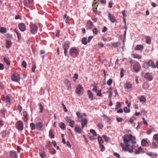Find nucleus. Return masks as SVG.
Here are the masks:
<instances>
[{
    "instance_id": "nucleus-22",
    "label": "nucleus",
    "mask_w": 158,
    "mask_h": 158,
    "mask_svg": "<svg viewBox=\"0 0 158 158\" xmlns=\"http://www.w3.org/2000/svg\"><path fill=\"white\" fill-rule=\"evenodd\" d=\"M23 114L24 117L22 118L25 122H26L28 119L27 112L26 111H24L23 112Z\"/></svg>"
},
{
    "instance_id": "nucleus-38",
    "label": "nucleus",
    "mask_w": 158,
    "mask_h": 158,
    "mask_svg": "<svg viewBox=\"0 0 158 158\" xmlns=\"http://www.w3.org/2000/svg\"><path fill=\"white\" fill-rule=\"evenodd\" d=\"M133 56V57L134 58H137L138 59H141L142 58L141 56L137 54H132Z\"/></svg>"
},
{
    "instance_id": "nucleus-32",
    "label": "nucleus",
    "mask_w": 158,
    "mask_h": 158,
    "mask_svg": "<svg viewBox=\"0 0 158 158\" xmlns=\"http://www.w3.org/2000/svg\"><path fill=\"white\" fill-rule=\"evenodd\" d=\"M87 39L86 37H83L81 40V42L84 45H86L87 44Z\"/></svg>"
},
{
    "instance_id": "nucleus-21",
    "label": "nucleus",
    "mask_w": 158,
    "mask_h": 158,
    "mask_svg": "<svg viewBox=\"0 0 158 158\" xmlns=\"http://www.w3.org/2000/svg\"><path fill=\"white\" fill-rule=\"evenodd\" d=\"M141 145L143 146H148L149 145V143L147 139H143L141 141Z\"/></svg>"
},
{
    "instance_id": "nucleus-29",
    "label": "nucleus",
    "mask_w": 158,
    "mask_h": 158,
    "mask_svg": "<svg viewBox=\"0 0 158 158\" xmlns=\"http://www.w3.org/2000/svg\"><path fill=\"white\" fill-rule=\"evenodd\" d=\"M98 141L99 143V144H102L104 143V141L103 140L101 136H98L97 138Z\"/></svg>"
},
{
    "instance_id": "nucleus-14",
    "label": "nucleus",
    "mask_w": 158,
    "mask_h": 158,
    "mask_svg": "<svg viewBox=\"0 0 158 158\" xmlns=\"http://www.w3.org/2000/svg\"><path fill=\"white\" fill-rule=\"evenodd\" d=\"M36 129L39 130H41L42 128L43 127V124L41 122H38L35 124Z\"/></svg>"
},
{
    "instance_id": "nucleus-6",
    "label": "nucleus",
    "mask_w": 158,
    "mask_h": 158,
    "mask_svg": "<svg viewBox=\"0 0 158 158\" xmlns=\"http://www.w3.org/2000/svg\"><path fill=\"white\" fill-rule=\"evenodd\" d=\"M37 27L35 24H32L30 26V32L33 34H35L37 32Z\"/></svg>"
},
{
    "instance_id": "nucleus-63",
    "label": "nucleus",
    "mask_w": 158,
    "mask_h": 158,
    "mask_svg": "<svg viewBox=\"0 0 158 158\" xmlns=\"http://www.w3.org/2000/svg\"><path fill=\"white\" fill-rule=\"evenodd\" d=\"M69 16H67L65 20V23L67 24H69Z\"/></svg>"
},
{
    "instance_id": "nucleus-19",
    "label": "nucleus",
    "mask_w": 158,
    "mask_h": 158,
    "mask_svg": "<svg viewBox=\"0 0 158 158\" xmlns=\"http://www.w3.org/2000/svg\"><path fill=\"white\" fill-rule=\"evenodd\" d=\"M39 155L41 158H45L46 156V152L44 151H40L39 152Z\"/></svg>"
},
{
    "instance_id": "nucleus-58",
    "label": "nucleus",
    "mask_w": 158,
    "mask_h": 158,
    "mask_svg": "<svg viewBox=\"0 0 158 158\" xmlns=\"http://www.w3.org/2000/svg\"><path fill=\"white\" fill-rule=\"evenodd\" d=\"M114 4L113 2L111 1H110L109 2L108 7L109 8H111L112 7V5Z\"/></svg>"
},
{
    "instance_id": "nucleus-51",
    "label": "nucleus",
    "mask_w": 158,
    "mask_h": 158,
    "mask_svg": "<svg viewBox=\"0 0 158 158\" xmlns=\"http://www.w3.org/2000/svg\"><path fill=\"white\" fill-rule=\"evenodd\" d=\"M76 114L78 116V118H81V119L83 118L82 115L81 114V113L79 112H77L76 113Z\"/></svg>"
},
{
    "instance_id": "nucleus-20",
    "label": "nucleus",
    "mask_w": 158,
    "mask_h": 158,
    "mask_svg": "<svg viewBox=\"0 0 158 158\" xmlns=\"http://www.w3.org/2000/svg\"><path fill=\"white\" fill-rule=\"evenodd\" d=\"M87 24L88 28L89 29H91L93 28L94 26V25L93 23L90 20L88 21L87 23Z\"/></svg>"
},
{
    "instance_id": "nucleus-17",
    "label": "nucleus",
    "mask_w": 158,
    "mask_h": 158,
    "mask_svg": "<svg viewBox=\"0 0 158 158\" xmlns=\"http://www.w3.org/2000/svg\"><path fill=\"white\" fill-rule=\"evenodd\" d=\"M49 135L51 139H54L55 138V135L54 134V130L50 129L49 132Z\"/></svg>"
},
{
    "instance_id": "nucleus-2",
    "label": "nucleus",
    "mask_w": 158,
    "mask_h": 158,
    "mask_svg": "<svg viewBox=\"0 0 158 158\" xmlns=\"http://www.w3.org/2000/svg\"><path fill=\"white\" fill-rule=\"evenodd\" d=\"M79 50L75 47L71 48L69 51L70 56L73 58H75L79 55Z\"/></svg>"
},
{
    "instance_id": "nucleus-50",
    "label": "nucleus",
    "mask_w": 158,
    "mask_h": 158,
    "mask_svg": "<svg viewBox=\"0 0 158 158\" xmlns=\"http://www.w3.org/2000/svg\"><path fill=\"white\" fill-rule=\"evenodd\" d=\"M93 33L95 35H97L98 32V31L96 28H94L93 30Z\"/></svg>"
},
{
    "instance_id": "nucleus-13",
    "label": "nucleus",
    "mask_w": 158,
    "mask_h": 158,
    "mask_svg": "<svg viewBox=\"0 0 158 158\" xmlns=\"http://www.w3.org/2000/svg\"><path fill=\"white\" fill-rule=\"evenodd\" d=\"M87 94L88 98L91 101H93L94 100V96L92 92L89 90H87Z\"/></svg>"
},
{
    "instance_id": "nucleus-28",
    "label": "nucleus",
    "mask_w": 158,
    "mask_h": 158,
    "mask_svg": "<svg viewBox=\"0 0 158 158\" xmlns=\"http://www.w3.org/2000/svg\"><path fill=\"white\" fill-rule=\"evenodd\" d=\"M38 106L40 110L39 112L40 113H43L44 108L43 106L41 103H39Z\"/></svg>"
},
{
    "instance_id": "nucleus-5",
    "label": "nucleus",
    "mask_w": 158,
    "mask_h": 158,
    "mask_svg": "<svg viewBox=\"0 0 158 158\" xmlns=\"http://www.w3.org/2000/svg\"><path fill=\"white\" fill-rule=\"evenodd\" d=\"M143 66L146 68L147 66H151L152 68L154 69L156 68V66L154 62L151 60H149L148 61L144 62Z\"/></svg>"
},
{
    "instance_id": "nucleus-34",
    "label": "nucleus",
    "mask_w": 158,
    "mask_h": 158,
    "mask_svg": "<svg viewBox=\"0 0 158 158\" xmlns=\"http://www.w3.org/2000/svg\"><path fill=\"white\" fill-rule=\"evenodd\" d=\"M7 30L6 28L4 27H2L0 28V32L2 33H5L6 32Z\"/></svg>"
},
{
    "instance_id": "nucleus-12",
    "label": "nucleus",
    "mask_w": 158,
    "mask_h": 158,
    "mask_svg": "<svg viewBox=\"0 0 158 158\" xmlns=\"http://www.w3.org/2000/svg\"><path fill=\"white\" fill-rule=\"evenodd\" d=\"M83 89V88L80 85H78L76 89V93L78 94H80L81 93V91Z\"/></svg>"
},
{
    "instance_id": "nucleus-64",
    "label": "nucleus",
    "mask_w": 158,
    "mask_h": 158,
    "mask_svg": "<svg viewBox=\"0 0 158 158\" xmlns=\"http://www.w3.org/2000/svg\"><path fill=\"white\" fill-rule=\"evenodd\" d=\"M113 155L114 156H115L116 157H117L118 158H120V156L119 155L117 152H114Z\"/></svg>"
},
{
    "instance_id": "nucleus-49",
    "label": "nucleus",
    "mask_w": 158,
    "mask_h": 158,
    "mask_svg": "<svg viewBox=\"0 0 158 158\" xmlns=\"http://www.w3.org/2000/svg\"><path fill=\"white\" fill-rule=\"evenodd\" d=\"M102 136L105 142H108L109 141L108 137L106 135H103Z\"/></svg>"
},
{
    "instance_id": "nucleus-18",
    "label": "nucleus",
    "mask_w": 158,
    "mask_h": 158,
    "mask_svg": "<svg viewBox=\"0 0 158 158\" xmlns=\"http://www.w3.org/2000/svg\"><path fill=\"white\" fill-rule=\"evenodd\" d=\"M10 156V158H16L17 157L16 152L14 151H11Z\"/></svg>"
},
{
    "instance_id": "nucleus-56",
    "label": "nucleus",
    "mask_w": 158,
    "mask_h": 158,
    "mask_svg": "<svg viewBox=\"0 0 158 158\" xmlns=\"http://www.w3.org/2000/svg\"><path fill=\"white\" fill-rule=\"evenodd\" d=\"M65 120L67 123H69L70 121L72 120L70 118V117L68 116H67L65 117Z\"/></svg>"
},
{
    "instance_id": "nucleus-52",
    "label": "nucleus",
    "mask_w": 158,
    "mask_h": 158,
    "mask_svg": "<svg viewBox=\"0 0 158 158\" xmlns=\"http://www.w3.org/2000/svg\"><path fill=\"white\" fill-rule=\"evenodd\" d=\"M101 90L100 89L98 90V91H97V96L101 97L102 96V95L101 93Z\"/></svg>"
},
{
    "instance_id": "nucleus-43",
    "label": "nucleus",
    "mask_w": 158,
    "mask_h": 158,
    "mask_svg": "<svg viewBox=\"0 0 158 158\" xmlns=\"http://www.w3.org/2000/svg\"><path fill=\"white\" fill-rule=\"evenodd\" d=\"M69 126L72 128H73L74 127L75 125V122L74 121L72 120L71 121L69 122Z\"/></svg>"
},
{
    "instance_id": "nucleus-33",
    "label": "nucleus",
    "mask_w": 158,
    "mask_h": 158,
    "mask_svg": "<svg viewBox=\"0 0 158 158\" xmlns=\"http://www.w3.org/2000/svg\"><path fill=\"white\" fill-rule=\"evenodd\" d=\"M153 139L158 144V134L154 135L153 137Z\"/></svg>"
},
{
    "instance_id": "nucleus-23",
    "label": "nucleus",
    "mask_w": 158,
    "mask_h": 158,
    "mask_svg": "<svg viewBox=\"0 0 158 158\" xmlns=\"http://www.w3.org/2000/svg\"><path fill=\"white\" fill-rule=\"evenodd\" d=\"M82 128L81 129L80 127L76 126L75 127V131L78 134H81L82 132Z\"/></svg>"
},
{
    "instance_id": "nucleus-55",
    "label": "nucleus",
    "mask_w": 158,
    "mask_h": 158,
    "mask_svg": "<svg viewBox=\"0 0 158 158\" xmlns=\"http://www.w3.org/2000/svg\"><path fill=\"white\" fill-rule=\"evenodd\" d=\"M6 112V110L4 109H2L0 110V113L3 114V115L5 114Z\"/></svg>"
},
{
    "instance_id": "nucleus-11",
    "label": "nucleus",
    "mask_w": 158,
    "mask_h": 158,
    "mask_svg": "<svg viewBox=\"0 0 158 158\" xmlns=\"http://www.w3.org/2000/svg\"><path fill=\"white\" fill-rule=\"evenodd\" d=\"M18 27L22 31H24L26 29L25 25L23 23H20L18 25Z\"/></svg>"
},
{
    "instance_id": "nucleus-46",
    "label": "nucleus",
    "mask_w": 158,
    "mask_h": 158,
    "mask_svg": "<svg viewBox=\"0 0 158 158\" xmlns=\"http://www.w3.org/2000/svg\"><path fill=\"white\" fill-rule=\"evenodd\" d=\"M155 141H153L152 143V148H156L157 147V145Z\"/></svg>"
},
{
    "instance_id": "nucleus-16",
    "label": "nucleus",
    "mask_w": 158,
    "mask_h": 158,
    "mask_svg": "<svg viewBox=\"0 0 158 158\" xmlns=\"http://www.w3.org/2000/svg\"><path fill=\"white\" fill-rule=\"evenodd\" d=\"M88 121L86 118H85L84 119H83V118H82L81 119V124L82 129H83L84 128L85 126L87 125L88 123Z\"/></svg>"
},
{
    "instance_id": "nucleus-53",
    "label": "nucleus",
    "mask_w": 158,
    "mask_h": 158,
    "mask_svg": "<svg viewBox=\"0 0 158 158\" xmlns=\"http://www.w3.org/2000/svg\"><path fill=\"white\" fill-rule=\"evenodd\" d=\"M98 126L101 129H102L104 127L103 125L101 123H98Z\"/></svg>"
},
{
    "instance_id": "nucleus-3",
    "label": "nucleus",
    "mask_w": 158,
    "mask_h": 158,
    "mask_svg": "<svg viewBox=\"0 0 158 158\" xmlns=\"http://www.w3.org/2000/svg\"><path fill=\"white\" fill-rule=\"evenodd\" d=\"M70 43L68 41H66L62 45V48L64 49V55L67 56V50L69 48Z\"/></svg>"
},
{
    "instance_id": "nucleus-47",
    "label": "nucleus",
    "mask_w": 158,
    "mask_h": 158,
    "mask_svg": "<svg viewBox=\"0 0 158 158\" xmlns=\"http://www.w3.org/2000/svg\"><path fill=\"white\" fill-rule=\"evenodd\" d=\"M121 106V104L119 102H117L116 103V105L115 108V110H117L118 108H120Z\"/></svg>"
},
{
    "instance_id": "nucleus-27",
    "label": "nucleus",
    "mask_w": 158,
    "mask_h": 158,
    "mask_svg": "<svg viewBox=\"0 0 158 158\" xmlns=\"http://www.w3.org/2000/svg\"><path fill=\"white\" fill-rule=\"evenodd\" d=\"M145 40L147 44H151V40L150 36H146L145 37Z\"/></svg>"
},
{
    "instance_id": "nucleus-25",
    "label": "nucleus",
    "mask_w": 158,
    "mask_h": 158,
    "mask_svg": "<svg viewBox=\"0 0 158 158\" xmlns=\"http://www.w3.org/2000/svg\"><path fill=\"white\" fill-rule=\"evenodd\" d=\"M135 119V118L134 116H132V117L130 118L128 120V124H131L133 123L134 120Z\"/></svg>"
},
{
    "instance_id": "nucleus-31",
    "label": "nucleus",
    "mask_w": 158,
    "mask_h": 158,
    "mask_svg": "<svg viewBox=\"0 0 158 158\" xmlns=\"http://www.w3.org/2000/svg\"><path fill=\"white\" fill-rule=\"evenodd\" d=\"M59 126L63 130H64L65 129V125L63 122H61L59 123Z\"/></svg>"
},
{
    "instance_id": "nucleus-45",
    "label": "nucleus",
    "mask_w": 158,
    "mask_h": 158,
    "mask_svg": "<svg viewBox=\"0 0 158 158\" xmlns=\"http://www.w3.org/2000/svg\"><path fill=\"white\" fill-rule=\"evenodd\" d=\"M90 132L92 134L93 136H96L97 135V134L95 131L93 129H91L90 130Z\"/></svg>"
},
{
    "instance_id": "nucleus-8",
    "label": "nucleus",
    "mask_w": 158,
    "mask_h": 158,
    "mask_svg": "<svg viewBox=\"0 0 158 158\" xmlns=\"http://www.w3.org/2000/svg\"><path fill=\"white\" fill-rule=\"evenodd\" d=\"M140 67V64L138 62H136L134 64L132 69L134 71L137 73L139 71Z\"/></svg>"
},
{
    "instance_id": "nucleus-36",
    "label": "nucleus",
    "mask_w": 158,
    "mask_h": 158,
    "mask_svg": "<svg viewBox=\"0 0 158 158\" xmlns=\"http://www.w3.org/2000/svg\"><path fill=\"white\" fill-rule=\"evenodd\" d=\"M15 32L16 34L18 40H19L21 38V36L20 34L15 29Z\"/></svg>"
},
{
    "instance_id": "nucleus-61",
    "label": "nucleus",
    "mask_w": 158,
    "mask_h": 158,
    "mask_svg": "<svg viewBox=\"0 0 158 158\" xmlns=\"http://www.w3.org/2000/svg\"><path fill=\"white\" fill-rule=\"evenodd\" d=\"M24 5L27 7L29 6V4H28V1H23Z\"/></svg>"
},
{
    "instance_id": "nucleus-10",
    "label": "nucleus",
    "mask_w": 158,
    "mask_h": 158,
    "mask_svg": "<svg viewBox=\"0 0 158 158\" xmlns=\"http://www.w3.org/2000/svg\"><path fill=\"white\" fill-rule=\"evenodd\" d=\"M64 83L67 87L68 90H69L71 88V83L68 79H65L64 80Z\"/></svg>"
},
{
    "instance_id": "nucleus-30",
    "label": "nucleus",
    "mask_w": 158,
    "mask_h": 158,
    "mask_svg": "<svg viewBox=\"0 0 158 158\" xmlns=\"http://www.w3.org/2000/svg\"><path fill=\"white\" fill-rule=\"evenodd\" d=\"M124 87L127 89H130L132 88V85L129 83L127 82L125 84Z\"/></svg>"
},
{
    "instance_id": "nucleus-39",
    "label": "nucleus",
    "mask_w": 158,
    "mask_h": 158,
    "mask_svg": "<svg viewBox=\"0 0 158 158\" xmlns=\"http://www.w3.org/2000/svg\"><path fill=\"white\" fill-rule=\"evenodd\" d=\"M3 60L4 62L7 64L8 65H10V63L6 57H4L3 58Z\"/></svg>"
},
{
    "instance_id": "nucleus-1",
    "label": "nucleus",
    "mask_w": 158,
    "mask_h": 158,
    "mask_svg": "<svg viewBox=\"0 0 158 158\" xmlns=\"http://www.w3.org/2000/svg\"><path fill=\"white\" fill-rule=\"evenodd\" d=\"M124 144L121 143L120 145L122 148L123 150L125 151H128L131 153L133 152L135 149V154H139L144 152L143 149L141 147L135 148V146L134 144L136 143V138L135 136H132L131 134L125 135L123 137Z\"/></svg>"
},
{
    "instance_id": "nucleus-60",
    "label": "nucleus",
    "mask_w": 158,
    "mask_h": 158,
    "mask_svg": "<svg viewBox=\"0 0 158 158\" xmlns=\"http://www.w3.org/2000/svg\"><path fill=\"white\" fill-rule=\"evenodd\" d=\"M98 6V4H97V2H93V3L92 4V6L93 7V8H97V6Z\"/></svg>"
},
{
    "instance_id": "nucleus-41",
    "label": "nucleus",
    "mask_w": 158,
    "mask_h": 158,
    "mask_svg": "<svg viewBox=\"0 0 158 158\" xmlns=\"http://www.w3.org/2000/svg\"><path fill=\"white\" fill-rule=\"evenodd\" d=\"M146 101V98L144 97L143 96H141L139 98V101L140 102H145Z\"/></svg>"
},
{
    "instance_id": "nucleus-57",
    "label": "nucleus",
    "mask_w": 158,
    "mask_h": 158,
    "mask_svg": "<svg viewBox=\"0 0 158 158\" xmlns=\"http://www.w3.org/2000/svg\"><path fill=\"white\" fill-rule=\"evenodd\" d=\"M29 6H31L33 5V0H28V1Z\"/></svg>"
},
{
    "instance_id": "nucleus-48",
    "label": "nucleus",
    "mask_w": 158,
    "mask_h": 158,
    "mask_svg": "<svg viewBox=\"0 0 158 158\" xmlns=\"http://www.w3.org/2000/svg\"><path fill=\"white\" fill-rule=\"evenodd\" d=\"M112 80L111 79H109L107 81V84L110 86L112 84Z\"/></svg>"
},
{
    "instance_id": "nucleus-4",
    "label": "nucleus",
    "mask_w": 158,
    "mask_h": 158,
    "mask_svg": "<svg viewBox=\"0 0 158 158\" xmlns=\"http://www.w3.org/2000/svg\"><path fill=\"white\" fill-rule=\"evenodd\" d=\"M16 128L19 131H22L23 129V122L19 120L15 123Z\"/></svg>"
},
{
    "instance_id": "nucleus-44",
    "label": "nucleus",
    "mask_w": 158,
    "mask_h": 158,
    "mask_svg": "<svg viewBox=\"0 0 158 158\" xmlns=\"http://www.w3.org/2000/svg\"><path fill=\"white\" fill-rule=\"evenodd\" d=\"M99 147L101 151L103 152L105 150V147L103 144H99Z\"/></svg>"
},
{
    "instance_id": "nucleus-35",
    "label": "nucleus",
    "mask_w": 158,
    "mask_h": 158,
    "mask_svg": "<svg viewBox=\"0 0 158 158\" xmlns=\"http://www.w3.org/2000/svg\"><path fill=\"white\" fill-rule=\"evenodd\" d=\"M123 110L125 113H127L130 112V109L129 108H128L126 106H125L123 108Z\"/></svg>"
},
{
    "instance_id": "nucleus-54",
    "label": "nucleus",
    "mask_w": 158,
    "mask_h": 158,
    "mask_svg": "<svg viewBox=\"0 0 158 158\" xmlns=\"http://www.w3.org/2000/svg\"><path fill=\"white\" fill-rule=\"evenodd\" d=\"M51 145V143L50 142H49L48 143L46 146V148L49 150H50V146Z\"/></svg>"
},
{
    "instance_id": "nucleus-59",
    "label": "nucleus",
    "mask_w": 158,
    "mask_h": 158,
    "mask_svg": "<svg viewBox=\"0 0 158 158\" xmlns=\"http://www.w3.org/2000/svg\"><path fill=\"white\" fill-rule=\"evenodd\" d=\"M22 66L24 68H26L27 67V63L25 61H23L22 64Z\"/></svg>"
},
{
    "instance_id": "nucleus-9",
    "label": "nucleus",
    "mask_w": 158,
    "mask_h": 158,
    "mask_svg": "<svg viewBox=\"0 0 158 158\" xmlns=\"http://www.w3.org/2000/svg\"><path fill=\"white\" fill-rule=\"evenodd\" d=\"M144 78L147 81H152L153 79V77L151 76L149 73H145L144 76Z\"/></svg>"
},
{
    "instance_id": "nucleus-15",
    "label": "nucleus",
    "mask_w": 158,
    "mask_h": 158,
    "mask_svg": "<svg viewBox=\"0 0 158 158\" xmlns=\"http://www.w3.org/2000/svg\"><path fill=\"white\" fill-rule=\"evenodd\" d=\"M108 16L110 20L112 22L114 23L116 21L114 15L111 14L110 13H109Z\"/></svg>"
},
{
    "instance_id": "nucleus-7",
    "label": "nucleus",
    "mask_w": 158,
    "mask_h": 158,
    "mask_svg": "<svg viewBox=\"0 0 158 158\" xmlns=\"http://www.w3.org/2000/svg\"><path fill=\"white\" fill-rule=\"evenodd\" d=\"M20 79L19 74L17 73L13 74L11 76V79L13 81L18 82Z\"/></svg>"
},
{
    "instance_id": "nucleus-24",
    "label": "nucleus",
    "mask_w": 158,
    "mask_h": 158,
    "mask_svg": "<svg viewBox=\"0 0 158 158\" xmlns=\"http://www.w3.org/2000/svg\"><path fill=\"white\" fill-rule=\"evenodd\" d=\"M12 43L11 41L9 40H6V47L7 49L9 48L11 46Z\"/></svg>"
},
{
    "instance_id": "nucleus-42",
    "label": "nucleus",
    "mask_w": 158,
    "mask_h": 158,
    "mask_svg": "<svg viewBox=\"0 0 158 158\" xmlns=\"http://www.w3.org/2000/svg\"><path fill=\"white\" fill-rule=\"evenodd\" d=\"M49 152L52 155H54L56 153V150L53 148L52 150L50 149L49 150Z\"/></svg>"
},
{
    "instance_id": "nucleus-26",
    "label": "nucleus",
    "mask_w": 158,
    "mask_h": 158,
    "mask_svg": "<svg viewBox=\"0 0 158 158\" xmlns=\"http://www.w3.org/2000/svg\"><path fill=\"white\" fill-rule=\"evenodd\" d=\"M143 48V46L142 45H138L135 48V50H142Z\"/></svg>"
},
{
    "instance_id": "nucleus-40",
    "label": "nucleus",
    "mask_w": 158,
    "mask_h": 158,
    "mask_svg": "<svg viewBox=\"0 0 158 158\" xmlns=\"http://www.w3.org/2000/svg\"><path fill=\"white\" fill-rule=\"evenodd\" d=\"M5 102L7 103H8L10 102V98L8 96H6V97L5 98Z\"/></svg>"
},
{
    "instance_id": "nucleus-37",
    "label": "nucleus",
    "mask_w": 158,
    "mask_h": 158,
    "mask_svg": "<svg viewBox=\"0 0 158 158\" xmlns=\"http://www.w3.org/2000/svg\"><path fill=\"white\" fill-rule=\"evenodd\" d=\"M30 127L31 130H34L36 129L35 125L33 123H31L30 124Z\"/></svg>"
},
{
    "instance_id": "nucleus-62",
    "label": "nucleus",
    "mask_w": 158,
    "mask_h": 158,
    "mask_svg": "<svg viewBox=\"0 0 158 158\" xmlns=\"http://www.w3.org/2000/svg\"><path fill=\"white\" fill-rule=\"evenodd\" d=\"M123 73H124L123 69L122 68V69H121V70L120 71V73L121 78H122L123 76V75H124Z\"/></svg>"
}]
</instances>
